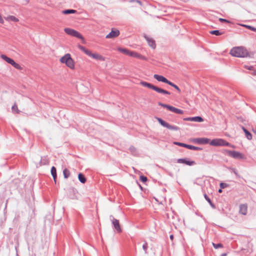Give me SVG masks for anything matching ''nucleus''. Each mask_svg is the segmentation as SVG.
I'll use <instances>...</instances> for the list:
<instances>
[{
  "mask_svg": "<svg viewBox=\"0 0 256 256\" xmlns=\"http://www.w3.org/2000/svg\"><path fill=\"white\" fill-rule=\"evenodd\" d=\"M112 224L114 228L118 232H122V229L120 225L118 220L112 217Z\"/></svg>",
  "mask_w": 256,
  "mask_h": 256,
  "instance_id": "11",
  "label": "nucleus"
},
{
  "mask_svg": "<svg viewBox=\"0 0 256 256\" xmlns=\"http://www.w3.org/2000/svg\"><path fill=\"white\" fill-rule=\"evenodd\" d=\"M242 129L245 133L246 136L248 140L252 139V134L244 126H242Z\"/></svg>",
  "mask_w": 256,
  "mask_h": 256,
  "instance_id": "21",
  "label": "nucleus"
},
{
  "mask_svg": "<svg viewBox=\"0 0 256 256\" xmlns=\"http://www.w3.org/2000/svg\"><path fill=\"white\" fill-rule=\"evenodd\" d=\"M158 121V122L164 127L166 128H167L172 130H180V128L176 126H172L169 124L168 123L166 122L163 120H162L160 118H156Z\"/></svg>",
  "mask_w": 256,
  "mask_h": 256,
  "instance_id": "7",
  "label": "nucleus"
},
{
  "mask_svg": "<svg viewBox=\"0 0 256 256\" xmlns=\"http://www.w3.org/2000/svg\"><path fill=\"white\" fill-rule=\"evenodd\" d=\"M222 188H220V189L218 190V192L219 193L222 192Z\"/></svg>",
  "mask_w": 256,
  "mask_h": 256,
  "instance_id": "46",
  "label": "nucleus"
},
{
  "mask_svg": "<svg viewBox=\"0 0 256 256\" xmlns=\"http://www.w3.org/2000/svg\"><path fill=\"white\" fill-rule=\"evenodd\" d=\"M219 20L220 22H228V23H230V22L226 20V19H224V18H219Z\"/></svg>",
  "mask_w": 256,
  "mask_h": 256,
  "instance_id": "43",
  "label": "nucleus"
},
{
  "mask_svg": "<svg viewBox=\"0 0 256 256\" xmlns=\"http://www.w3.org/2000/svg\"><path fill=\"white\" fill-rule=\"evenodd\" d=\"M129 150L131 154L134 156H136L138 154V152L135 147L132 146L130 147Z\"/></svg>",
  "mask_w": 256,
  "mask_h": 256,
  "instance_id": "26",
  "label": "nucleus"
},
{
  "mask_svg": "<svg viewBox=\"0 0 256 256\" xmlns=\"http://www.w3.org/2000/svg\"><path fill=\"white\" fill-rule=\"evenodd\" d=\"M74 30L70 28H65L64 29V32L68 35L73 36Z\"/></svg>",
  "mask_w": 256,
  "mask_h": 256,
  "instance_id": "27",
  "label": "nucleus"
},
{
  "mask_svg": "<svg viewBox=\"0 0 256 256\" xmlns=\"http://www.w3.org/2000/svg\"><path fill=\"white\" fill-rule=\"evenodd\" d=\"M248 211V206L246 204H242L240 206L239 212L242 215H246Z\"/></svg>",
  "mask_w": 256,
  "mask_h": 256,
  "instance_id": "16",
  "label": "nucleus"
},
{
  "mask_svg": "<svg viewBox=\"0 0 256 256\" xmlns=\"http://www.w3.org/2000/svg\"><path fill=\"white\" fill-rule=\"evenodd\" d=\"M12 110L13 112H16L17 114L20 113V111L18 109V106L16 104H14L12 108Z\"/></svg>",
  "mask_w": 256,
  "mask_h": 256,
  "instance_id": "35",
  "label": "nucleus"
},
{
  "mask_svg": "<svg viewBox=\"0 0 256 256\" xmlns=\"http://www.w3.org/2000/svg\"><path fill=\"white\" fill-rule=\"evenodd\" d=\"M140 180L143 182H146L148 180L147 178L144 176H140Z\"/></svg>",
  "mask_w": 256,
  "mask_h": 256,
  "instance_id": "41",
  "label": "nucleus"
},
{
  "mask_svg": "<svg viewBox=\"0 0 256 256\" xmlns=\"http://www.w3.org/2000/svg\"><path fill=\"white\" fill-rule=\"evenodd\" d=\"M12 66L16 68L19 70H22V68L18 63L16 62H14Z\"/></svg>",
  "mask_w": 256,
  "mask_h": 256,
  "instance_id": "37",
  "label": "nucleus"
},
{
  "mask_svg": "<svg viewBox=\"0 0 256 256\" xmlns=\"http://www.w3.org/2000/svg\"><path fill=\"white\" fill-rule=\"evenodd\" d=\"M154 78L158 82H162L168 84V80L162 76L155 74L154 75Z\"/></svg>",
  "mask_w": 256,
  "mask_h": 256,
  "instance_id": "15",
  "label": "nucleus"
},
{
  "mask_svg": "<svg viewBox=\"0 0 256 256\" xmlns=\"http://www.w3.org/2000/svg\"><path fill=\"white\" fill-rule=\"evenodd\" d=\"M177 162L179 164H184L189 166L196 164V162L190 160L188 158H178L177 160Z\"/></svg>",
  "mask_w": 256,
  "mask_h": 256,
  "instance_id": "9",
  "label": "nucleus"
},
{
  "mask_svg": "<svg viewBox=\"0 0 256 256\" xmlns=\"http://www.w3.org/2000/svg\"><path fill=\"white\" fill-rule=\"evenodd\" d=\"M210 139L208 138H197L194 140V142H196L198 144H208L210 142Z\"/></svg>",
  "mask_w": 256,
  "mask_h": 256,
  "instance_id": "12",
  "label": "nucleus"
},
{
  "mask_svg": "<svg viewBox=\"0 0 256 256\" xmlns=\"http://www.w3.org/2000/svg\"><path fill=\"white\" fill-rule=\"evenodd\" d=\"M210 32V34H214V35H216V36H220V35H222V34H224L223 32H220L218 30H212Z\"/></svg>",
  "mask_w": 256,
  "mask_h": 256,
  "instance_id": "29",
  "label": "nucleus"
},
{
  "mask_svg": "<svg viewBox=\"0 0 256 256\" xmlns=\"http://www.w3.org/2000/svg\"><path fill=\"white\" fill-rule=\"evenodd\" d=\"M158 106H160L164 108H167L168 110H170V108L171 107V106L170 105H168V104H163L162 102H158Z\"/></svg>",
  "mask_w": 256,
  "mask_h": 256,
  "instance_id": "34",
  "label": "nucleus"
},
{
  "mask_svg": "<svg viewBox=\"0 0 256 256\" xmlns=\"http://www.w3.org/2000/svg\"><path fill=\"white\" fill-rule=\"evenodd\" d=\"M252 66H250L248 68V69L251 70H252Z\"/></svg>",
  "mask_w": 256,
  "mask_h": 256,
  "instance_id": "48",
  "label": "nucleus"
},
{
  "mask_svg": "<svg viewBox=\"0 0 256 256\" xmlns=\"http://www.w3.org/2000/svg\"><path fill=\"white\" fill-rule=\"evenodd\" d=\"M169 84L170 86L174 87V88H176L179 92H180L181 91H180V88H178V86H177L176 84H175L174 83L171 82L170 81H168V83L167 84Z\"/></svg>",
  "mask_w": 256,
  "mask_h": 256,
  "instance_id": "31",
  "label": "nucleus"
},
{
  "mask_svg": "<svg viewBox=\"0 0 256 256\" xmlns=\"http://www.w3.org/2000/svg\"><path fill=\"white\" fill-rule=\"evenodd\" d=\"M140 84H141L143 86L146 87L148 88L152 89V90L158 93L162 94H168V95L170 94V92H169L166 90H164L162 88H160L156 86H155L152 84L150 83H148L146 82L141 81L140 82Z\"/></svg>",
  "mask_w": 256,
  "mask_h": 256,
  "instance_id": "2",
  "label": "nucleus"
},
{
  "mask_svg": "<svg viewBox=\"0 0 256 256\" xmlns=\"http://www.w3.org/2000/svg\"><path fill=\"white\" fill-rule=\"evenodd\" d=\"M148 243L146 242H144V244L142 245V249L144 251V252L146 254H148Z\"/></svg>",
  "mask_w": 256,
  "mask_h": 256,
  "instance_id": "38",
  "label": "nucleus"
},
{
  "mask_svg": "<svg viewBox=\"0 0 256 256\" xmlns=\"http://www.w3.org/2000/svg\"><path fill=\"white\" fill-rule=\"evenodd\" d=\"M62 12L64 14H76L77 12V11L74 10L68 9L63 10Z\"/></svg>",
  "mask_w": 256,
  "mask_h": 256,
  "instance_id": "25",
  "label": "nucleus"
},
{
  "mask_svg": "<svg viewBox=\"0 0 256 256\" xmlns=\"http://www.w3.org/2000/svg\"><path fill=\"white\" fill-rule=\"evenodd\" d=\"M230 54L238 58L250 57V54L246 48L244 46H237L233 48Z\"/></svg>",
  "mask_w": 256,
  "mask_h": 256,
  "instance_id": "1",
  "label": "nucleus"
},
{
  "mask_svg": "<svg viewBox=\"0 0 256 256\" xmlns=\"http://www.w3.org/2000/svg\"><path fill=\"white\" fill-rule=\"evenodd\" d=\"M174 144H175L176 145L178 146H180L182 147L187 148L190 150H202V148H200L195 146L190 145V144H188L182 143V142H174Z\"/></svg>",
  "mask_w": 256,
  "mask_h": 256,
  "instance_id": "8",
  "label": "nucleus"
},
{
  "mask_svg": "<svg viewBox=\"0 0 256 256\" xmlns=\"http://www.w3.org/2000/svg\"><path fill=\"white\" fill-rule=\"evenodd\" d=\"M78 178L80 182L82 184H84L86 182V178H85L84 176L82 173H80L78 174Z\"/></svg>",
  "mask_w": 256,
  "mask_h": 256,
  "instance_id": "23",
  "label": "nucleus"
},
{
  "mask_svg": "<svg viewBox=\"0 0 256 256\" xmlns=\"http://www.w3.org/2000/svg\"><path fill=\"white\" fill-rule=\"evenodd\" d=\"M130 56L134 57V58H138L140 60H146V58L144 56H143L141 55L138 52H132V53L130 54Z\"/></svg>",
  "mask_w": 256,
  "mask_h": 256,
  "instance_id": "17",
  "label": "nucleus"
},
{
  "mask_svg": "<svg viewBox=\"0 0 256 256\" xmlns=\"http://www.w3.org/2000/svg\"><path fill=\"white\" fill-rule=\"evenodd\" d=\"M170 110L173 112H174L176 114H184V111L182 110L177 108H176L173 106H171Z\"/></svg>",
  "mask_w": 256,
  "mask_h": 256,
  "instance_id": "18",
  "label": "nucleus"
},
{
  "mask_svg": "<svg viewBox=\"0 0 256 256\" xmlns=\"http://www.w3.org/2000/svg\"><path fill=\"white\" fill-rule=\"evenodd\" d=\"M130 2H136L138 4H139L140 5H142V2L138 0H130Z\"/></svg>",
  "mask_w": 256,
  "mask_h": 256,
  "instance_id": "44",
  "label": "nucleus"
},
{
  "mask_svg": "<svg viewBox=\"0 0 256 256\" xmlns=\"http://www.w3.org/2000/svg\"><path fill=\"white\" fill-rule=\"evenodd\" d=\"M118 50L125 54L130 56L131 51L128 50L126 48H118Z\"/></svg>",
  "mask_w": 256,
  "mask_h": 256,
  "instance_id": "22",
  "label": "nucleus"
},
{
  "mask_svg": "<svg viewBox=\"0 0 256 256\" xmlns=\"http://www.w3.org/2000/svg\"><path fill=\"white\" fill-rule=\"evenodd\" d=\"M210 144L212 146H230L232 148L234 147L229 142L221 138L214 139L210 142Z\"/></svg>",
  "mask_w": 256,
  "mask_h": 256,
  "instance_id": "6",
  "label": "nucleus"
},
{
  "mask_svg": "<svg viewBox=\"0 0 256 256\" xmlns=\"http://www.w3.org/2000/svg\"><path fill=\"white\" fill-rule=\"evenodd\" d=\"M60 62L62 64H65L70 69H74V62L70 54H66L62 57Z\"/></svg>",
  "mask_w": 256,
  "mask_h": 256,
  "instance_id": "4",
  "label": "nucleus"
},
{
  "mask_svg": "<svg viewBox=\"0 0 256 256\" xmlns=\"http://www.w3.org/2000/svg\"><path fill=\"white\" fill-rule=\"evenodd\" d=\"M170 240H172L174 239V236L172 234H171L170 236Z\"/></svg>",
  "mask_w": 256,
  "mask_h": 256,
  "instance_id": "45",
  "label": "nucleus"
},
{
  "mask_svg": "<svg viewBox=\"0 0 256 256\" xmlns=\"http://www.w3.org/2000/svg\"><path fill=\"white\" fill-rule=\"evenodd\" d=\"M228 186V184L226 183L221 182L220 184V186L221 188H224Z\"/></svg>",
  "mask_w": 256,
  "mask_h": 256,
  "instance_id": "42",
  "label": "nucleus"
},
{
  "mask_svg": "<svg viewBox=\"0 0 256 256\" xmlns=\"http://www.w3.org/2000/svg\"><path fill=\"white\" fill-rule=\"evenodd\" d=\"M226 154L229 156H230L234 158L236 160H243L246 159V156L244 154L240 153V152L234 151V150H226Z\"/></svg>",
  "mask_w": 256,
  "mask_h": 256,
  "instance_id": "5",
  "label": "nucleus"
},
{
  "mask_svg": "<svg viewBox=\"0 0 256 256\" xmlns=\"http://www.w3.org/2000/svg\"><path fill=\"white\" fill-rule=\"evenodd\" d=\"M1 58L8 63L10 64L11 65H12L14 62L12 58L8 57L6 56L4 54H2Z\"/></svg>",
  "mask_w": 256,
  "mask_h": 256,
  "instance_id": "19",
  "label": "nucleus"
},
{
  "mask_svg": "<svg viewBox=\"0 0 256 256\" xmlns=\"http://www.w3.org/2000/svg\"><path fill=\"white\" fill-rule=\"evenodd\" d=\"M78 48L79 49L84 52L86 55L96 60L104 61L105 58L102 56L97 54V53H92L90 50L85 48L84 46L82 45H78Z\"/></svg>",
  "mask_w": 256,
  "mask_h": 256,
  "instance_id": "3",
  "label": "nucleus"
},
{
  "mask_svg": "<svg viewBox=\"0 0 256 256\" xmlns=\"http://www.w3.org/2000/svg\"><path fill=\"white\" fill-rule=\"evenodd\" d=\"M73 36L80 38L82 40H84V38L82 36L78 31L74 30L73 34Z\"/></svg>",
  "mask_w": 256,
  "mask_h": 256,
  "instance_id": "28",
  "label": "nucleus"
},
{
  "mask_svg": "<svg viewBox=\"0 0 256 256\" xmlns=\"http://www.w3.org/2000/svg\"><path fill=\"white\" fill-rule=\"evenodd\" d=\"M63 174L65 178H68L70 175V172L67 168H64L63 170Z\"/></svg>",
  "mask_w": 256,
  "mask_h": 256,
  "instance_id": "30",
  "label": "nucleus"
},
{
  "mask_svg": "<svg viewBox=\"0 0 256 256\" xmlns=\"http://www.w3.org/2000/svg\"><path fill=\"white\" fill-rule=\"evenodd\" d=\"M184 120L186 121H194L196 122H202L204 121L203 118L200 116H196L194 117H188L184 118Z\"/></svg>",
  "mask_w": 256,
  "mask_h": 256,
  "instance_id": "13",
  "label": "nucleus"
},
{
  "mask_svg": "<svg viewBox=\"0 0 256 256\" xmlns=\"http://www.w3.org/2000/svg\"><path fill=\"white\" fill-rule=\"evenodd\" d=\"M204 197L205 199L209 203L210 206L213 208H216L215 205L212 202V200H210V198L206 194H204Z\"/></svg>",
  "mask_w": 256,
  "mask_h": 256,
  "instance_id": "24",
  "label": "nucleus"
},
{
  "mask_svg": "<svg viewBox=\"0 0 256 256\" xmlns=\"http://www.w3.org/2000/svg\"><path fill=\"white\" fill-rule=\"evenodd\" d=\"M144 37L147 41L150 46L152 48H155L156 45L155 43V41L151 38L147 36L146 34L144 35Z\"/></svg>",
  "mask_w": 256,
  "mask_h": 256,
  "instance_id": "14",
  "label": "nucleus"
},
{
  "mask_svg": "<svg viewBox=\"0 0 256 256\" xmlns=\"http://www.w3.org/2000/svg\"><path fill=\"white\" fill-rule=\"evenodd\" d=\"M50 172L55 182H56V178L57 176L56 169L54 166L52 167Z\"/></svg>",
  "mask_w": 256,
  "mask_h": 256,
  "instance_id": "20",
  "label": "nucleus"
},
{
  "mask_svg": "<svg viewBox=\"0 0 256 256\" xmlns=\"http://www.w3.org/2000/svg\"><path fill=\"white\" fill-rule=\"evenodd\" d=\"M120 34V31L118 30L112 28V31L106 35V38H113L118 36Z\"/></svg>",
  "mask_w": 256,
  "mask_h": 256,
  "instance_id": "10",
  "label": "nucleus"
},
{
  "mask_svg": "<svg viewBox=\"0 0 256 256\" xmlns=\"http://www.w3.org/2000/svg\"><path fill=\"white\" fill-rule=\"evenodd\" d=\"M242 26L244 27L247 28L248 30H250L253 32H256V28L254 27H253L251 26L246 25V24H242Z\"/></svg>",
  "mask_w": 256,
  "mask_h": 256,
  "instance_id": "33",
  "label": "nucleus"
},
{
  "mask_svg": "<svg viewBox=\"0 0 256 256\" xmlns=\"http://www.w3.org/2000/svg\"><path fill=\"white\" fill-rule=\"evenodd\" d=\"M226 256V253H224V254H221V256Z\"/></svg>",
  "mask_w": 256,
  "mask_h": 256,
  "instance_id": "47",
  "label": "nucleus"
},
{
  "mask_svg": "<svg viewBox=\"0 0 256 256\" xmlns=\"http://www.w3.org/2000/svg\"><path fill=\"white\" fill-rule=\"evenodd\" d=\"M7 20H9L12 21V22H18V20H19L18 18H16V17H15L14 16H8Z\"/></svg>",
  "mask_w": 256,
  "mask_h": 256,
  "instance_id": "32",
  "label": "nucleus"
},
{
  "mask_svg": "<svg viewBox=\"0 0 256 256\" xmlns=\"http://www.w3.org/2000/svg\"><path fill=\"white\" fill-rule=\"evenodd\" d=\"M212 245H213V246L216 249L223 247L222 244L220 243H218V244L212 243Z\"/></svg>",
  "mask_w": 256,
  "mask_h": 256,
  "instance_id": "39",
  "label": "nucleus"
},
{
  "mask_svg": "<svg viewBox=\"0 0 256 256\" xmlns=\"http://www.w3.org/2000/svg\"><path fill=\"white\" fill-rule=\"evenodd\" d=\"M230 170H232V172H233L234 174L236 175V177H238V178H240V175H239V174H238V173L237 170H236V168H230Z\"/></svg>",
  "mask_w": 256,
  "mask_h": 256,
  "instance_id": "40",
  "label": "nucleus"
},
{
  "mask_svg": "<svg viewBox=\"0 0 256 256\" xmlns=\"http://www.w3.org/2000/svg\"><path fill=\"white\" fill-rule=\"evenodd\" d=\"M40 162L42 165H46L48 164V160L46 157H44L41 160Z\"/></svg>",
  "mask_w": 256,
  "mask_h": 256,
  "instance_id": "36",
  "label": "nucleus"
}]
</instances>
